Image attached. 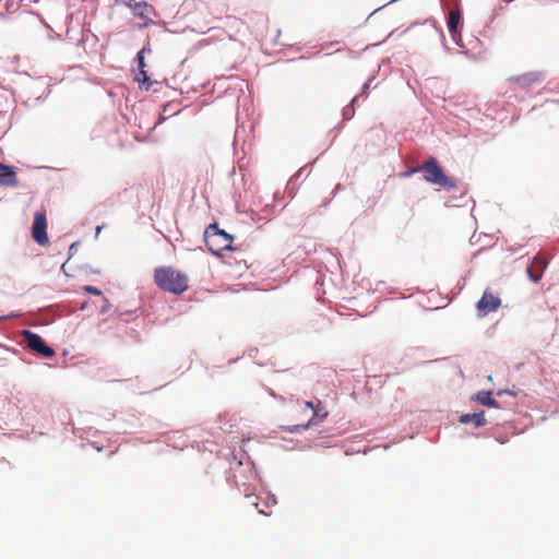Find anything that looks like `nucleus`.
Returning a JSON list of instances; mask_svg holds the SVG:
<instances>
[{
  "instance_id": "14",
  "label": "nucleus",
  "mask_w": 559,
  "mask_h": 559,
  "mask_svg": "<svg viewBox=\"0 0 559 559\" xmlns=\"http://www.w3.org/2000/svg\"><path fill=\"white\" fill-rule=\"evenodd\" d=\"M135 80L139 83L140 87L146 91H148L153 85V82L148 78L145 69H139L138 73L135 74Z\"/></svg>"
},
{
  "instance_id": "5",
  "label": "nucleus",
  "mask_w": 559,
  "mask_h": 559,
  "mask_svg": "<svg viewBox=\"0 0 559 559\" xmlns=\"http://www.w3.org/2000/svg\"><path fill=\"white\" fill-rule=\"evenodd\" d=\"M23 340L26 342L28 348L43 355L46 358H50L55 355V350L49 347L45 341L36 333L29 330L22 332Z\"/></svg>"
},
{
  "instance_id": "17",
  "label": "nucleus",
  "mask_w": 559,
  "mask_h": 559,
  "mask_svg": "<svg viewBox=\"0 0 559 559\" xmlns=\"http://www.w3.org/2000/svg\"><path fill=\"white\" fill-rule=\"evenodd\" d=\"M151 48H142L139 52H138V56H136V59H138V64H139V69H145V61H144V55L145 52H151Z\"/></svg>"
},
{
  "instance_id": "12",
  "label": "nucleus",
  "mask_w": 559,
  "mask_h": 559,
  "mask_svg": "<svg viewBox=\"0 0 559 559\" xmlns=\"http://www.w3.org/2000/svg\"><path fill=\"white\" fill-rule=\"evenodd\" d=\"M460 21H461L460 12L456 10H451L449 13V19H448V29H449L450 35L454 39L456 38V36L460 35V33H459Z\"/></svg>"
},
{
  "instance_id": "10",
  "label": "nucleus",
  "mask_w": 559,
  "mask_h": 559,
  "mask_svg": "<svg viewBox=\"0 0 559 559\" xmlns=\"http://www.w3.org/2000/svg\"><path fill=\"white\" fill-rule=\"evenodd\" d=\"M547 266V261L543 257H535L532 263L527 266L526 272L533 282L542 278L543 273Z\"/></svg>"
},
{
  "instance_id": "1",
  "label": "nucleus",
  "mask_w": 559,
  "mask_h": 559,
  "mask_svg": "<svg viewBox=\"0 0 559 559\" xmlns=\"http://www.w3.org/2000/svg\"><path fill=\"white\" fill-rule=\"evenodd\" d=\"M154 282L162 290L174 295H181L189 287L188 275L173 266L156 267Z\"/></svg>"
},
{
  "instance_id": "4",
  "label": "nucleus",
  "mask_w": 559,
  "mask_h": 559,
  "mask_svg": "<svg viewBox=\"0 0 559 559\" xmlns=\"http://www.w3.org/2000/svg\"><path fill=\"white\" fill-rule=\"evenodd\" d=\"M224 264L230 267L236 274L241 275L248 270L247 260L236 248L227 249L217 255Z\"/></svg>"
},
{
  "instance_id": "7",
  "label": "nucleus",
  "mask_w": 559,
  "mask_h": 559,
  "mask_svg": "<svg viewBox=\"0 0 559 559\" xmlns=\"http://www.w3.org/2000/svg\"><path fill=\"white\" fill-rule=\"evenodd\" d=\"M127 5L132 10L133 14L143 21L140 24V27H147L148 25L154 24L152 20V15H156L155 10L147 2H134V0H129Z\"/></svg>"
},
{
  "instance_id": "3",
  "label": "nucleus",
  "mask_w": 559,
  "mask_h": 559,
  "mask_svg": "<svg viewBox=\"0 0 559 559\" xmlns=\"http://www.w3.org/2000/svg\"><path fill=\"white\" fill-rule=\"evenodd\" d=\"M415 171H424L425 180L432 185L443 187L448 190L455 188V182L444 174L443 169L433 157L429 158L420 167L412 169L411 173Z\"/></svg>"
},
{
  "instance_id": "13",
  "label": "nucleus",
  "mask_w": 559,
  "mask_h": 559,
  "mask_svg": "<svg viewBox=\"0 0 559 559\" xmlns=\"http://www.w3.org/2000/svg\"><path fill=\"white\" fill-rule=\"evenodd\" d=\"M460 423L468 424L474 423L475 427H483L486 425L484 412L474 414H464L460 417Z\"/></svg>"
},
{
  "instance_id": "18",
  "label": "nucleus",
  "mask_w": 559,
  "mask_h": 559,
  "mask_svg": "<svg viewBox=\"0 0 559 559\" xmlns=\"http://www.w3.org/2000/svg\"><path fill=\"white\" fill-rule=\"evenodd\" d=\"M83 290L86 292V293L96 295V296H100L102 295V292L98 288H96L94 286H91V285L84 286Z\"/></svg>"
},
{
  "instance_id": "2",
  "label": "nucleus",
  "mask_w": 559,
  "mask_h": 559,
  "mask_svg": "<svg viewBox=\"0 0 559 559\" xmlns=\"http://www.w3.org/2000/svg\"><path fill=\"white\" fill-rule=\"evenodd\" d=\"M234 237L223 229L218 228L216 223L211 224L204 231V241L209 251L218 255L227 249H231Z\"/></svg>"
},
{
  "instance_id": "15",
  "label": "nucleus",
  "mask_w": 559,
  "mask_h": 559,
  "mask_svg": "<svg viewBox=\"0 0 559 559\" xmlns=\"http://www.w3.org/2000/svg\"><path fill=\"white\" fill-rule=\"evenodd\" d=\"M476 400L480 404L489 406V407H497L498 406L497 401L491 397V393L490 392H479L476 395Z\"/></svg>"
},
{
  "instance_id": "6",
  "label": "nucleus",
  "mask_w": 559,
  "mask_h": 559,
  "mask_svg": "<svg viewBox=\"0 0 559 559\" xmlns=\"http://www.w3.org/2000/svg\"><path fill=\"white\" fill-rule=\"evenodd\" d=\"M500 306L501 299L490 289H486L476 305L478 317L484 318L488 313L497 311Z\"/></svg>"
},
{
  "instance_id": "9",
  "label": "nucleus",
  "mask_w": 559,
  "mask_h": 559,
  "mask_svg": "<svg viewBox=\"0 0 559 559\" xmlns=\"http://www.w3.org/2000/svg\"><path fill=\"white\" fill-rule=\"evenodd\" d=\"M542 80V73L536 71L526 72L520 75L511 76L509 81L521 88H530L534 84L539 83Z\"/></svg>"
},
{
  "instance_id": "11",
  "label": "nucleus",
  "mask_w": 559,
  "mask_h": 559,
  "mask_svg": "<svg viewBox=\"0 0 559 559\" xmlns=\"http://www.w3.org/2000/svg\"><path fill=\"white\" fill-rule=\"evenodd\" d=\"M0 186L17 187L19 181L14 169L10 166L3 165L0 168Z\"/></svg>"
},
{
  "instance_id": "19",
  "label": "nucleus",
  "mask_w": 559,
  "mask_h": 559,
  "mask_svg": "<svg viewBox=\"0 0 559 559\" xmlns=\"http://www.w3.org/2000/svg\"><path fill=\"white\" fill-rule=\"evenodd\" d=\"M2 167H3V164L0 162V168H2Z\"/></svg>"
},
{
  "instance_id": "16",
  "label": "nucleus",
  "mask_w": 559,
  "mask_h": 559,
  "mask_svg": "<svg viewBox=\"0 0 559 559\" xmlns=\"http://www.w3.org/2000/svg\"><path fill=\"white\" fill-rule=\"evenodd\" d=\"M305 408H306L307 411H311V412H312V416H311V418L309 419V421H308L306 425H301V426H299V425H298V426H297V427H301L302 429H307V428L310 426V424L312 423V420H313L317 416H319V412H318V409H316V408H314V406H313L312 402H306V403H305Z\"/></svg>"
},
{
  "instance_id": "8",
  "label": "nucleus",
  "mask_w": 559,
  "mask_h": 559,
  "mask_svg": "<svg viewBox=\"0 0 559 559\" xmlns=\"http://www.w3.org/2000/svg\"><path fill=\"white\" fill-rule=\"evenodd\" d=\"M47 222L44 212H36L34 214V222L32 226V237L40 246L48 243V236L46 233Z\"/></svg>"
}]
</instances>
